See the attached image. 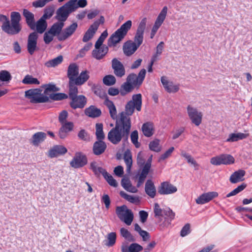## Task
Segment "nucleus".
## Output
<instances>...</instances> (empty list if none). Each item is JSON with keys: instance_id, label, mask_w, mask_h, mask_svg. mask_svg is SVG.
Wrapping results in <instances>:
<instances>
[{"instance_id": "nucleus-1", "label": "nucleus", "mask_w": 252, "mask_h": 252, "mask_svg": "<svg viewBox=\"0 0 252 252\" xmlns=\"http://www.w3.org/2000/svg\"><path fill=\"white\" fill-rule=\"evenodd\" d=\"M37 32H33L29 35L27 39V49L28 53L32 55L35 52L39 50L37 46L38 35L37 33H42L47 27L46 19L41 17L35 24Z\"/></svg>"}, {"instance_id": "nucleus-2", "label": "nucleus", "mask_w": 252, "mask_h": 252, "mask_svg": "<svg viewBox=\"0 0 252 252\" xmlns=\"http://www.w3.org/2000/svg\"><path fill=\"white\" fill-rule=\"evenodd\" d=\"M154 213L155 217L158 220L159 225L163 227H168L174 219L175 213L170 208L162 209L159 204L155 203Z\"/></svg>"}, {"instance_id": "nucleus-3", "label": "nucleus", "mask_w": 252, "mask_h": 252, "mask_svg": "<svg viewBox=\"0 0 252 252\" xmlns=\"http://www.w3.org/2000/svg\"><path fill=\"white\" fill-rule=\"evenodd\" d=\"M87 4V0H69L58 8V16L63 20L67 19L69 14L78 7H84Z\"/></svg>"}, {"instance_id": "nucleus-4", "label": "nucleus", "mask_w": 252, "mask_h": 252, "mask_svg": "<svg viewBox=\"0 0 252 252\" xmlns=\"http://www.w3.org/2000/svg\"><path fill=\"white\" fill-rule=\"evenodd\" d=\"M132 26L131 20H128L123 24L119 29L113 33L109 37L108 44L109 46H115L122 40L127 34Z\"/></svg>"}, {"instance_id": "nucleus-5", "label": "nucleus", "mask_w": 252, "mask_h": 252, "mask_svg": "<svg viewBox=\"0 0 252 252\" xmlns=\"http://www.w3.org/2000/svg\"><path fill=\"white\" fill-rule=\"evenodd\" d=\"M25 96L33 103H41L49 101V97L42 93L41 89H30L25 92Z\"/></svg>"}, {"instance_id": "nucleus-6", "label": "nucleus", "mask_w": 252, "mask_h": 252, "mask_svg": "<svg viewBox=\"0 0 252 252\" xmlns=\"http://www.w3.org/2000/svg\"><path fill=\"white\" fill-rule=\"evenodd\" d=\"M142 95L140 94L133 95L132 99L129 101L125 106V111L120 113H124L126 116H131L135 109L140 111L142 107Z\"/></svg>"}, {"instance_id": "nucleus-7", "label": "nucleus", "mask_w": 252, "mask_h": 252, "mask_svg": "<svg viewBox=\"0 0 252 252\" xmlns=\"http://www.w3.org/2000/svg\"><path fill=\"white\" fill-rule=\"evenodd\" d=\"M128 137V135L115 126L108 132L107 134L108 140L114 145H117L122 141H127Z\"/></svg>"}, {"instance_id": "nucleus-8", "label": "nucleus", "mask_w": 252, "mask_h": 252, "mask_svg": "<svg viewBox=\"0 0 252 252\" xmlns=\"http://www.w3.org/2000/svg\"><path fill=\"white\" fill-rule=\"evenodd\" d=\"M41 88L45 89L44 93L49 97V99L50 98L54 100H59L67 97V95L64 94H54V92L59 91V89L54 84L49 83L44 84L41 86Z\"/></svg>"}, {"instance_id": "nucleus-9", "label": "nucleus", "mask_w": 252, "mask_h": 252, "mask_svg": "<svg viewBox=\"0 0 252 252\" xmlns=\"http://www.w3.org/2000/svg\"><path fill=\"white\" fill-rule=\"evenodd\" d=\"M116 213L121 220L130 225L133 220V214L125 205L116 207Z\"/></svg>"}, {"instance_id": "nucleus-10", "label": "nucleus", "mask_w": 252, "mask_h": 252, "mask_svg": "<svg viewBox=\"0 0 252 252\" xmlns=\"http://www.w3.org/2000/svg\"><path fill=\"white\" fill-rule=\"evenodd\" d=\"M116 120L115 126L129 135L131 127L130 117L124 113H119Z\"/></svg>"}, {"instance_id": "nucleus-11", "label": "nucleus", "mask_w": 252, "mask_h": 252, "mask_svg": "<svg viewBox=\"0 0 252 252\" xmlns=\"http://www.w3.org/2000/svg\"><path fill=\"white\" fill-rule=\"evenodd\" d=\"M21 15L18 12H12L10 15L11 24L9 21L8 34L14 35L18 33L21 30L20 24Z\"/></svg>"}, {"instance_id": "nucleus-12", "label": "nucleus", "mask_w": 252, "mask_h": 252, "mask_svg": "<svg viewBox=\"0 0 252 252\" xmlns=\"http://www.w3.org/2000/svg\"><path fill=\"white\" fill-rule=\"evenodd\" d=\"M147 22V18H143L140 22L134 37L133 43L138 48L143 43L144 33Z\"/></svg>"}, {"instance_id": "nucleus-13", "label": "nucleus", "mask_w": 252, "mask_h": 252, "mask_svg": "<svg viewBox=\"0 0 252 252\" xmlns=\"http://www.w3.org/2000/svg\"><path fill=\"white\" fill-rule=\"evenodd\" d=\"M146 73L145 69H141L137 76L134 73H131L127 77L126 81L132 84L134 87L139 88L144 80Z\"/></svg>"}, {"instance_id": "nucleus-14", "label": "nucleus", "mask_w": 252, "mask_h": 252, "mask_svg": "<svg viewBox=\"0 0 252 252\" xmlns=\"http://www.w3.org/2000/svg\"><path fill=\"white\" fill-rule=\"evenodd\" d=\"M187 110L188 116L191 122L196 126H199L202 122L203 116L202 112L198 111L196 108L190 105L187 106Z\"/></svg>"}, {"instance_id": "nucleus-15", "label": "nucleus", "mask_w": 252, "mask_h": 252, "mask_svg": "<svg viewBox=\"0 0 252 252\" xmlns=\"http://www.w3.org/2000/svg\"><path fill=\"white\" fill-rule=\"evenodd\" d=\"M87 162V157L81 152H77L70 161V165L74 168H80L86 165Z\"/></svg>"}, {"instance_id": "nucleus-16", "label": "nucleus", "mask_w": 252, "mask_h": 252, "mask_svg": "<svg viewBox=\"0 0 252 252\" xmlns=\"http://www.w3.org/2000/svg\"><path fill=\"white\" fill-rule=\"evenodd\" d=\"M234 160V158L230 155H220L212 158L210 163L214 165L230 164L233 163Z\"/></svg>"}, {"instance_id": "nucleus-17", "label": "nucleus", "mask_w": 252, "mask_h": 252, "mask_svg": "<svg viewBox=\"0 0 252 252\" xmlns=\"http://www.w3.org/2000/svg\"><path fill=\"white\" fill-rule=\"evenodd\" d=\"M177 191V187L169 182H164L160 184L158 192L160 194H170Z\"/></svg>"}, {"instance_id": "nucleus-18", "label": "nucleus", "mask_w": 252, "mask_h": 252, "mask_svg": "<svg viewBox=\"0 0 252 252\" xmlns=\"http://www.w3.org/2000/svg\"><path fill=\"white\" fill-rule=\"evenodd\" d=\"M112 68L114 74L118 77L121 78L125 75V68L123 63L117 58L112 60Z\"/></svg>"}, {"instance_id": "nucleus-19", "label": "nucleus", "mask_w": 252, "mask_h": 252, "mask_svg": "<svg viewBox=\"0 0 252 252\" xmlns=\"http://www.w3.org/2000/svg\"><path fill=\"white\" fill-rule=\"evenodd\" d=\"M77 27V23L76 22H74L69 26L65 28L59 35V40L60 41H63L69 38L74 33Z\"/></svg>"}, {"instance_id": "nucleus-20", "label": "nucleus", "mask_w": 252, "mask_h": 252, "mask_svg": "<svg viewBox=\"0 0 252 252\" xmlns=\"http://www.w3.org/2000/svg\"><path fill=\"white\" fill-rule=\"evenodd\" d=\"M55 18L59 22L54 24L50 29L49 32H51L53 35H60L61 33L62 30L64 26V22L67 20H63L60 16H58V9L56 11V15Z\"/></svg>"}, {"instance_id": "nucleus-21", "label": "nucleus", "mask_w": 252, "mask_h": 252, "mask_svg": "<svg viewBox=\"0 0 252 252\" xmlns=\"http://www.w3.org/2000/svg\"><path fill=\"white\" fill-rule=\"evenodd\" d=\"M70 99V105L74 109L83 108L87 103V98L83 95H77Z\"/></svg>"}, {"instance_id": "nucleus-22", "label": "nucleus", "mask_w": 252, "mask_h": 252, "mask_svg": "<svg viewBox=\"0 0 252 252\" xmlns=\"http://www.w3.org/2000/svg\"><path fill=\"white\" fill-rule=\"evenodd\" d=\"M167 10L168 8L167 6H165L163 7L156 20L154 25L152 29V31L156 32H157L158 29L161 26L166 18Z\"/></svg>"}, {"instance_id": "nucleus-23", "label": "nucleus", "mask_w": 252, "mask_h": 252, "mask_svg": "<svg viewBox=\"0 0 252 252\" xmlns=\"http://www.w3.org/2000/svg\"><path fill=\"white\" fill-rule=\"evenodd\" d=\"M99 24L100 22L96 21L90 27L83 36L82 40L84 42H87L93 38Z\"/></svg>"}, {"instance_id": "nucleus-24", "label": "nucleus", "mask_w": 252, "mask_h": 252, "mask_svg": "<svg viewBox=\"0 0 252 252\" xmlns=\"http://www.w3.org/2000/svg\"><path fill=\"white\" fill-rule=\"evenodd\" d=\"M218 196V193L216 191L204 193L199 196L196 199V203L198 204H203L211 201Z\"/></svg>"}, {"instance_id": "nucleus-25", "label": "nucleus", "mask_w": 252, "mask_h": 252, "mask_svg": "<svg viewBox=\"0 0 252 252\" xmlns=\"http://www.w3.org/2000/svg\"><path fill=\"white\" fill-rule=\"evenodd\" d=\"M161 82L165 90L168 93H176L179 90V85H175L172 82L169 81L166 76L161 77Z\"/></svg>"}, {"instance_id": "nucleus-26", "label": "nucleus", "mask_w": 252, "mask_h": 252, "mask_svg": "<svg viewBox=\"0 0 252 252\" xmlns=\"http://www.w3.org/2000/svg\"><path fill=\"white\" fill-rule=\"evenodd\" d=\"M67 149L62 145H56L48 152V156L51 158L57 157L66 153Z\"/></svg>"}, {"instance_id": "nucleus-27", "label": "nucleus", "mask_w": 252, "mask_h": 252, "mask_svg": "<svg viewBox=\"0 0 252 252\" xmlns=\"http://www.w3.org/2000/svg\"><path fill=\"white\" fill-rule=\"evenodd\" d=\"M107 148V145L103 140L95 141L93 147V153L96 156H99L102 154Z\"/></svg>"}, {"instance_id": "nucleus-28", "label": "nucleus", "mask_w": 252, "mask_h": 252, "mask_svg": "<svg viewBox=\"0 0 252 252\" xmlns=\"http://www.w3.org/2000/svg\"><path fill=\"white\" fill-rule=\"evenodd\" d=\"M138 48L131 40L126 41L124 44L123 46L124 53L126 56H131Z\"/></svg>"}, {"instance_id": "nucleus-29", "label": "nucleus", "mask_w": 252, "mask_h": 252, "mask_svg": "<svg viewBox=\"0 0 252 252\" xmlns=\"http://www.w3.org/2000/svg\"><path fill=\"white\" fill-rule=\"evenodd\" d=\"M79 75V67L75 63L70 64L67 70V76L69 82L75 81L76 78Z\"/></svg>"}, {"instance_id": "nucleus-30", "label": "nucleus", "mask_w": 252, "mask_h": 252, "mask_svg": "<svg viewBox=\"0 0 252 252\" xmlns=\"http://www.w3.org/2000/svg\"><path fill=\"white\" fill-rule=\"evenodd\" d=\"M85 114L86 116L92 118L99 117L101 115V111L94 105H91L85 110Z\"/></svg>"}, {"instance_id": "nucleus-31", "label": "nucleus", "mask_w": 252, "mask_h": 252, "mask_svg": "<svg viewBox=\"0 0 252 252\" xmlns=\"http://www.w3.org/2000/svg\"><path fill=\"white\" fill-rule=\"evenodd\" d=\"M23 16L26 18L28 26L32 29L34 30L35 28L34 14L26 9L23 10Z\"/></svg>"}, {"instance_id": "nucleus-32", "label": "nucleus", "mask_w": 252, "mask_h": 252, "mask_svg": "<svg viewBox=\"0 0 252 252\" xmlns=\"http://www.w3.org/2000/svg\"><path fill=\"white\" fill-rule=\"evenodd\" d=\"M108 51V48L105 45H102L101 47L95 48L93 51V56L97 60L103 58Z\"/></svg>"}, {"instance_id": "nucleus-33", "label": "nucleus", "mask_w": 252, "mask_h": 252, "mask_svg": "<svg viewBox=\"0 0 252 252\" xmlns=\"http://www.w3.org/2000/svg\"><path fill=\"white\" fill-rule=\"evenodd\" d=\"M245 171L243 170H239L234 172L230 176L229 180L231 183L235 184L244 180V176Z\"/></svg>"}, {"instance_id": "nucleus-34", "label": "nucleus", "mask_w": 252, "mask_h": 252, "mask_svg": "<svg viewBox=\"0 0 252 252\" xmlns=\"http://www.w3.org/2000/svg\"><path fill=\"white\" fill-rule=\"evenodd\" d=\"M46 137V134L43 132H38L34 133L31 139V143L33 145L37 146L40 143L44 141Z\"/></svg>"}, {"instance_id": "nucleus-35", "label": "nucleus", "mask_w": 252, "mask_h": 252, "mask_svg": "<svg viewBox=\"0 0 252 252\" xmlns=\"http://www.w3.org/2000/svg\"><path fill=\"white\" fill-rule=\"evenodd\" d=\"M90 78V72L87 70L82 71L76 78V84L81 86L87 82Z\"/></svg>"}, {"instance_id": "nucleus-36", "label": "nucleus", "mask_w": 252, "mask_h": 252, "mask_svg": "<svg viewBox=\"0 0 252 252\" xmlns=\"http://www.w3.org/2000/svg\"><path fill=\"white\" fill-rule=\"evenodd\" d=\"M121 185L127 191L132 193H136L138 191L137 188L132 186L131 182L128 178H123L121 181Z\"/></svg>"}, {"instance_id": "nucleus-37", "label": "nucleus", "mask_w": 252, "mask_h": 252, "mask_svg": "<svg viewBox=\"0 0 252 252\" xmlns=\"http://www.w3.org/2000/svg\"><path fill=\"white\" fill-rule=\"evenodd\" d=\"M145 190L146 193L151 198H154L156 194V189L154 184L151 180L147 181L145 184Z\"/></svg>"}, {"instance_id": "nucleus-38", "label": "nucleus", "mask_w": 252, "mask_h": 252, "mask_svg": "<svg viewBox=\"0 0 252 252\" xmlns=\"http://www.w3.org/2000/svg\"><path fill=\"white\" fill-rule=\"evenodd\" d=\"M104 104L108 107L111 118L113 120H116L118 117V116L117 115V110L114 103L112 101L106 99L104 101Z\"/></svg>"}, {"instance_id": "nucleus-39", "label": "nucleus", "mask_w": 252, "mask_h": 252, "mask_svg": "<svg viewBox=\"0 0 252 252\" xmlns=\"http://www.w3.org/2000/svg\"><path fill=\"white\" fill-rule=\"evenodd\" d=\"M142 130L145 136H152L154 134L153 125L149 122L144 123L142 126Z\"/></svg>"}, {"instance_id": "nucleus-40", "label": "nucleus", "mask_w": 252, "mask_h": 252, "mask_svg": "<svg viewBox=\"0 0 252 252\" xmlns=\"http://www.w3.org/2000/svg\"><path fill=\"white\" fill-rule=\"evenodd\" d=\"M124 159L126 166V171L128 173H130L132 164V160L131 154L129 151L127 150L125 152Z\"/></svg>"}, {"instance_id": "nucleus-41", "label": "nucleus", "mask_w": 252, "mask_h": 252, "mask_svg": "<svg viewBox=\"0 0 252 252\" xmlns=\"http://www.w3.org/2000/svg\"><path fill=\"white\" fill-rule=\"evenodd\" d=\"M149 166H143L141 173L139 174L138 179L137 187H140L144 182L145 179L148 175L150 170L148 169Z\"/></svg>"}, {"instance_id": "nucleus-42", "label": "nucleus", "mask_w": 252, "mask_h": 252, "mask_svg": "<svg viewBox=\"0 0 252 252\" xmlns=\"http://www.w3.org/2000/svg\"><path fill=\"white\" fill-rule=\"evenodd\" d=\"M63 61V57L60 55L57 57L50 60L45 63V65L48 68L55 67L61 64Z\"/></svg>"}, {"instance_id": "nucleus-43", "label": "nucleus", "mask_w": 252, "mask_h": 252, "mask_svg": "<svg viewBox=\"0 0 252 252\" xmlns=\"http://www.w3.org/2000/svg\"><path fill=\"white\" fill-rule=\"evenodd\" d=\"M78 84H76L75 81L69 82V97L72 98L77 96L78 93V88L77 87Z\"/></svg>"}, {"instance_id": "nucleus-44", "label": "nucleus", "mask_w": 252, "mask_h": 252, "mask_svg": "<svg viewBox=\"0 0 252 252\" xmlns=\"http://www.w3.org/2000/svg\"><path fill=\"white\" fill-rule=\"evenodd\" d=\"M103 127V126L102 123H97L95 125V135L97 140H103L105 138Z\"/></svg>"}, {"instance_id": "nucleus-45", "label": "nucleus", "mask_w": 252, "mask_h": 252, "mask_svg": "<svg viewBox=\"0 0 252 252\" xmlns=\"http://www.w3.org/2000/svg\"><path fill=\"white\" fill-rule=\"evenodd\" d=\"M120 195L122 197L132 203H138L140 201L138 196L128 195L124 191H121Z\"/></svg>"}, {"instance_id": "nucleus-46", "label": "nucleus", "mask_w": 252, "mask_h": 252, "mask_svg": "<svg viewBox=\"0 0 252 252\" xmlns=\"http://www.w3.org/2000/svg\"><path fill=\"white\" fill-rule=\"evenodd\" d=\"M134 88L132 84L126 81V82L124 83L121 86L120 93L122 95H125L126 94L131 92Z\"/></svg>"}, {"instance_id": "nucleus-47", "label": "nucleus", "mask_w": 252, "mask_h": 252, "mask_svg": "<svg viewBox=\"0 0 252 252\" xmlns=\"http://www.w3.org/2000/svg\"><path fill=\"white\" fill-rule=\"evenodd\" d=\"M0 22L2 23L1 29L5 33L8 34L9 28V19L5 15L0 14Z\"/></svg>"}, {"instance_id": "nucleus-48", "label": "nucleus", "mask_w": 252, "mask_h": 252, "mask_svg": "<svg viewBox=\"0 0 252 252\" xmlns=\"http://www.w3.org/2000/svg\"><path fill=\"white\" fill-rule=\"evenodd\" d=\"M90 169L96 175H99L100 174L103 175L106 171L103 168L98 166L96 161H93L90 163Z\"/></svg>"}, {"instance_id": "nucleus-49", "label": "nucleus", "mask_w": 252, "mask_h": 252, "mask_svg": "<svg viewBox=\"0 0 252 252\" xmlns=\"http://www.w3.org/2000/svg\"><path fill=\"white\" fill-rule=\"evenodd\" d=\"M116 240V233L115 232H111L107 235V241L105 245L107 247H112L114 245Z\"/></svg>"}, {"instance_id": "nucleus-50", "label": "nucleus", "mask_w": 252, "mask_h": 252, "mask_svg": "<svg viewBox=\"0 0 252 252\" xmlns=\"http://www.w3.org/2000/svg\"><path fill=\"white\" fill-rule=\"evenodd\" d=\"M149 146L151 150L156 152H159L161 150V147L159 144V140L157 139L150 142Z\"/></svg>"}, {"instance_id": "nucleus-51", "label": "nucleus", "mask_w": 252, "mask_h": 252, "mask_svg": "<svg viewBox=\"0 0 252 252\" xmlns=\"http://www.w3.org/2000/svg\"><path fill=\"white\" fill-rule=\"evenodd\" d=\"M102 175L109 185L113 187H117L118 186V183L116 180L106 171H105Z\"/></svg>"}, {"instance_id": "nucleus-52", "label": "nucleus", "mask_w": 252, "mask_h": 252, "mask_svg": "<svg viewBox=\"0 0 252 252\" xmlns=\"http://www.w3.org/2000/svg\"><path fill=\"white\" fill-rule=\"evenodd\" d=\"M181 155L187 160V161L189 164L193 165L195 168L198 167V164L190 155L187 153L186 152L182 151L181 152Z\"/></svg>"}, {"instance_id": "nucleus-53", "label": "nucleus", "mask_w": 252, "mask_h": 252, "mask_svg": "<svg viewBox=\"0 0 252 252\" xmlns=\"http://www.w3.org/2000/svg\"><path fill=\"white\" fill-rule=\"evenodd\" d=\"M24 84H36L39 85L40 82L37 78L33 77L32 75H27L22 80Z\"/></svg>"}, {"instance_id": "nucleus-54", "label": "nucleus", "mask_w": 252, "mask_h": 252, "mask_svg": "<svg viewBox=\"0 0 252 252\" xmlns=\"http://www.w3.org/2000/svg\"><path fill=\"white\" fill-rule=\"evenodd\" d=\"M121 235L129 242H134L135 241V238L131 235V234L126 228H121L120 229Z\"/></svg>"}, {"instance_id": "nucleus-55", "label": "nucleus", "mask_w": 252, "mask_h": 252, "mask_svg": "<svg viewBox=\"0 0 252 252\" xmlns=\"http://www.w3.org/2000/svg\"><path fill=\"white\" fill-rule=\"evenodd\" d=\"M55 11V7L53 5L46 7L44 11V14L41 17L43 19H50L53 15Z\"/></svg>"}, {"instance_id": "nucleus-56", "label": "nucleus", "mask_w": 252, "mask_h": 252, "mask_svg": "<svg viewBox=\"0 0 252 252\" xmlns=\"http://www.w3.org/2000/svg\"><path fill=\"white\" fill-rule=\"evenodd\" d=\"M116 79L112 75H107L103 78V83L106 86H110L116 83Z\"/></svg>"}, {"instance_id": "nucleus-57", "label": "nucleus", "mask_w": 252, "mask_h": 252, "mask_svg": "<svg viewBox=\"0 0 252 252\" xmlns=\"http://www.w3.org/2000/svg\"><path fill=\"white\" fill-rule=\"evenodd\" d=\"M130 139L132 143L134 145L136 148H139L140 144L138 142V133L137 130H134L130 134Z\"/></svg>"}, {"instance_id": "nucleus-58", "label": "nucleus", "mask_w": 252, "mask_h": 252, "mask_svg": "<svg viewBox=\"0 0 252 252\" xmlns=\"http://www.w3.org/2000/svg\"><path fill=\"white\" fill-rule=\"evenodd\" d=\"M108 36V33L107 31H104L101 34L100 37L98 38L95 44V48H98L102 46V43L105 39Z\"/></svg>"}, {"instance_id": "nucleus-59", "label": "nucleus", "mask_w": 252, "mask_h": 252, "mask_svg": "<svg viewBox=\"0 0 252 252\" xmlns=\"http://www.w3.org/2000/svg\"><path fill=\"white\" fill-rule=\"evenodd\" d=\"M246 187L245 184H242L226 195V197L234 196L244 190Z\"/></svg>"}, {"instance_id": "nucleus-60", "label": "nucleus", "mask_w": 252, "mask_h": 252, "mask_svg": "<svg viewBox=\"0 0 252 252\" xmlns=\"http://www.w3.org/2000/svg\"><path fill=\"white\" fill-rule=\"evenodd\" d=\"M11 79V76L10 73L6 70H1L0 71V80L3 82L9 81Z\"/></svg>"}, {"instance_id": "nucleus-61", "label": "nucleus", "mask_w": 252, "mask_h": 252, "mask_svg": "<svg viewBox=\"0 0 252 252\" xmlns=\"http://www.w3.org/2000/svg\"><path fill=\"white\" fill-rule=\"evenodd\" d=\"M74 125L72 122H67L62 124V126L61 127L63 129L68 132L73 130Z\"/></svg>"}, {"instance_id": "nucleus-62", "label": "nucleus", "mask_w": 252, "mask_h": 252, "mask_svg": "<svg viewBox=\"0 0 252 252\" xmlns=\"http://www.w3.org/2000/svg\"><path fill=\"white\" fill-rule=\"evenodd\" d=\"M163 45L164 42L163 41H161L157 46L156 53L152 57V58L155 57L156 60H157V57L161 54L163 49Z\"/></svg>"}, {"instance_id": "nucleus-63", "label": "nucleus", "mask_w": 252, "mask_h": 252, "mask_svg": "<svg viewBox=\"0 0 252 252\" xmlns=\"http://www.w3.org/2000/svg\"><path fill=\"white\" fill-rule=\"evenodd\" d=\"M143 247L137 243H132L129 246V251L131 252H139L143 250Z\"/></svg>"}, {"instance_id": "nucleus-64", "label": "nucleus", "mask_w": 252, "mask_h": 252, "mask_svg": "<svg viewBox=\"0 0 252 252\" xmlns=\"http://www.w3.org/2000/svg\"><path fill=\"white\" fill-rule=\"evenodd\" d=\"M55 35H53L49 31L46 32L44 34V41L47 44H49L53 39Z\"/></svg>"}]
</instances>
